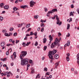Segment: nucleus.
Listing matches in <instances>:
<instances>
[{
	"label": "nucleus",
	"mask_w": 79,
	"mask_h": 79,
	"mask_svg": "<svg viewBox=\"0 0 79 79\" xmlns=\"http://www.w3.org/2000/svg\"><path fill=\"white\" fill-rule=\"evenodd\" d=\"M26 55H27V52L26 51H22L21 52V54L20 55V60H21V65H23L27 64L28 63L27 59L25 58L23 59V57L26 56Z\"/></svg>",
	"instance_id": "obj_1"
},
{
	"label": "nucleus",
	"mask_w": 79,
	"mask_h": 79,
	"mask_svg": "<svg viewBox=\"0 0 79 79\" xmlns=\"http://www.w3.org/2000/svg\"><path fill=\"white\" fill-rule=\"evenodd\" d=\"M60 42V40L58 39V38H56L55 40V42L52 43L51 45V48H53L55 47L56 45H58V47H60V44H59V43Z\"/></svg>",
	"instance_id": "obj_2"
},
{
	"label": "nucleus",
	"mask_w": 79,
	"mask_h": 79,
	"mask_svg": "<svg viewBox=\"0 0 79 79\" xmlns=\"http://www.w3.org/2000/svg\"><path fill=\"white\" fill-rule=\"evenodd\" d=\"M57 52V50L55 49H53V51H50L49 52V54L48 55V56L49 57V58L51 60H53V56H52V55H54L55 53H56Z\"/></svg>",
	"instance_id": "obj_3"
},
{
	"label": "nucleus",
	"mask_w": 79,
	"mask_h": 79,
	"mask_svg": "<svg viewBox=\"0 0 79 79\" xmlns=\"http://www.w3.org/2000/svg\"><path fill=\"white\" fill-rule=\"evenodd\" d=\"M10 74H11V72H5L4 73H3V76H6L7 75V77H10Z\"/></svg>",
	"instance_id": "obj_4"
},
{
	"label": "nucleus",
	"mask_w": 79,
	"mask_h": 79,
	"mask_svg": "<svg viewBox=\"0 0 79 79\" xmlns=\"http://www.w3.org/2000/svg\"><path fill=\"white\" fill-rule=\"evenodd\" d=\"M30 6H31V7H32V6H34V4L35 3V2H34V1H30Z\"/></svg>",
	"instance_id": "obj_5"
},
{
	"label": "nucleus",
	"mask_w": 79,
	"mask_h": 79,
	"mask_svg": "<svg viewBox=\"0 0 79 79\" xmlns=\"http://www.w3.org/2000/svg\"><path fill=\"white\" fill-rule=\"evenodd\" d=\"M60 19L57 20L56 24H59V26H61V24H62L61 22H60Z\"/></svg>",
	"instance_id": "obj_6"
},
{
	"label": "nucleus",
	"mask_w": 79,
	"mask_h": 79,
	"mask_svg": "<svg viewBox=\"0 0 79 79\" xmlns=\"http://www.w3.org/2000/svg\"><path fill=\"white\" fill-rule=\"evenodd\" d=\"M31 74H34L35 73V69L33 68H32L31 69Z\"/></svg>",
	"instance_id": "obj_7"
},
{
	"label": "nucleus",
	"mask_w": 79,
	"mask_h": 79,
	"mask_svg": "<svg viewBox=\"0 0 79 79\" xmlns=\"http://www.w3.org/2000/svg\"><path fill=\"white\" fill-rule=\"evenodd\" d=\"M20 8H23V9H24L25 8H27V6L26 5L24 6H20Z\"/></svg>",
	"instance_id": "obj_8"
},
{
	"label": "nucleus",
	"mask_w": 79,
	"mask_h": 79,
	"mask_svg": "<svg viewBox=\"0 0 79 79\" xmlns=\"http://www.w3.org/2000/svg\"><path fill=\"white\" fill-rule=\"evenodd\" d=\"M54 56L55 59L56 60L59 58V55H58V54H56Z\"/></svg>",
	"instance_id": "obj_9"
},
{
	"label": "nucleus",
	"mask_w": 79,
	"mask_h": 79,
	"mask_svg": "<svg viewBox=\"0 0 79 79\" xmlns=\"http://www.w3.org/2000/svg\"><path fill=\"white\" fill-rule=\"evenodd\" d=\"M59 63H60V62H57L55 64V66L56 68H57V66L59 65Z\"/></svg>",
	"instance_id": "obj_10"
},
{
	"label": "nucleus",
	"mask_w": 79,
	"mask_h": 79,
	"mask_svg": "<svg viewBox=\"0 0 79 79\" xmlns=\"http://www.w3.org/2000/svg\"><path fill=\"white\" fill-rule=\"evenodd\" d=\"M49 38L50 40L51 41H52L53 40V37L51 35L49 36Z\"/></svg>",
	"instance_id": "obj_11"
},
{
	"label": "nucleus",
	"mask_w": 79,
	"mask_h": 79,
	"mask_svg": "<svg viewBox=\"0 0 79 79\" xmlns=\"http://www.w3.org/2000/svg\"><path fill=\"white\" fill-rule=\"evenodd\" d=\"M43 43H46V42H47V38H43Z\"/></svg>",
	"instance_id": "obj_12"
},
{
	"label": "nucleus",
	"mask_w": 79,
	"mask_h": 79,
	"mask_svg": "<svg viewBox=\"0 0 79 79\" xmlns=\"http://www.w3.org/2000/svg\"><path fill=\"white\" fill-rule=\"evenodd\" d=\"M13 9V10H14V11H16L18 10V8H17L16 7H14Z\"/></svg>",
	"instance_id": "obj_13"
},
{
	"label": "nucleus",
	"mask_w": 79,
	"mask_h": 79,
	"mask_svg": "<svg viewBox=\"0 0 79 79\" xmlns=\"http://www.w3.org/2000/svg\"><path fill=\"white\" fill-rule=\"evenodd\" d=\"M4 9L8 10V9L9 8V6H8V5L5 6L4 7Z\"/></svg>",
	"instance_id": "obj_14"
},
{
	"label": "nucleus",
	"mask_w": 79,
	"mask_h": 79,
	"mask_svg": "<svg viewBox=\"0 0 79 79\" xmlns=\"http://www.w3.org/2000/svg\"><path fill=\"white\" fill-rule=\"evenodd\" d=\"M5 42H2L1 44V47H3V46L5 45Z\"/></svg>",
	"instance_id": "obj_15"
},
{
	"label": "nucleus",
	"mask_w": 79,
	"mask_h": 79,
	"mask_svg": "<svg viewBox=\"0 0 79 79\" xmlns=\"http://www.w3.org/2000/svg\"><path fill=\"white\" fill-rule=\"evenodd\" d=\"M52 12H53H53H55V11H56V12H57V11H58V10L56 9H52Z\"/></svg>",
	"instance_id": "obj_16"
},
{
	"label": "nucleus",
	"mask_w": 79,
	"mask_h": 79,
	"mask_svg": "<svg viewBox=\"0 0 79 79\" xmlns=\"http://www.w3.org/2000/svg\"><path fill=\"white\" fill-rule=\"evenodd\" d=\"M3 5H4V4H3V3H1L0 4V7H1V8H3Z\"/></svg>",
	"instance_id": "obj_17"
},
{
	"label": "nucleus",
	"mask_w": 79,
	"mask_h": 79,
	"mask_svg": "<svg viewBox=\"0 0 79 79\" xmlns=\"http://www.w3.org/2000/svg\"><path fill=\"white\" fill-rule=\"evenodd\" d=\"M39 18V15H35L34 16V18L35 19H37Z\"/></svg>",
	"instance_id": "obj_18"
},
{
	"label": "nucleus",
	"mask_w": 79,
	"mask_h": 79,
	"mask_svg": "<svg viewBox=\"0 0 79 79\" xmlns=\"http://www.w3.org/2000/svg\"><path fill=\"white\" fill-rule=\"evenodd\" d=\"M66 44L67 45V46H69V45H70V41H68Z\"/></svg>",
	"instance_id": "obj_19"
},
{
	"label": "nucleus",
	"mask_w": 79,
	"mask_h": 79,
	"mask_svg": "<svg viewBox=\"0 0 79 79\" xmlns=\"http://www.w3.org/2000/svg\"><path fill=\"white\" fill-rule=\"evenodd\" d=\"M44 71H45L46 72H47V71H48V69L47 68V67H45L44 68Z\"/></svg>",
	"instance_id": "obj_20"
},
{
	"label": "nucleus",
	"mask_w": 79,
	"mask_h": 79,
	"mask_svg": "<svg viewBox=\"0 0 79 79\" xmlns=\"http://www.w3.org/2000/svg\"><path fill=\"white\" fill-rule=\"evenodd\" d=\"M69 16H74V14H73V12H71L69 14Z\"/></svg>",
	"instance_id": "obj_21"
},
{
	"label": "nucleus",
	"mask_w": 79,
	"mask_h": 79,
	"mask_svg": "<svg viewBox=\"0 0 79 79\" xmlns=\"http://www.w3.org/2000/svg\"><path fill=\"white\" fill-rule=\"evenodd\" d=\"M30 44H31V42H27L25 44V45H26V46H28Z\"/></svg>",
	"instance_id": "obj_22"
},
{
	"label": "nucleus",
	"mask_w": 79,
	"mask_h": 79,
	"mask_svg": "<svg viewBox=\"0 0 79 79\" xmlns=\"http://www.w3.org/2000/svg\"><path fill=\"white\" fill-rule=\"evenodd\" d=\"M53 13V12L52 10H50L48 12V13H49V14H52Z\"/></svg>",
	"instance_id": "obj_23"
},
{
	"label": "nucleus",
	"mask_w": 79,
	"mask_h": 79,
	"mask_svg": "<svg viewBox=\"0 0 79 79\" xmlns=\"http://www.w3.org/2000/svg\"><path fill=\"white\" fill-rule=\"evenodd\" d=\"M26 43H24V42H23V43L22 44V45L23 46V47H26Z\"/></svg>",
	"instance_id": "obj_24"
},
{
	"label": "nucleus",
	"mask_w": 79,
	"mask_h": 79,
	"mask_svg": "<svg viewBox=\"0 0 79 79\" xmlns=\"http://www.w3.org/2000/svg\"><path fill=\"white\" fill-rule=\"evenodd\" d=\"M69 27H70V24H67V29L68 30V29H69Z\"/></svg>",
	"instance_id": "obj_25"
},
{
	"label": "nucleus",
	"mask_w": 79,
	"mask_h": 79,
	"mask_svg": "<svg viewBox=\"0 0 79 79\" xmlns=\"http://www.w3.org/2000/svg\"><path fill=\"white\" fill-rule=\"evenodd\" d=\"M5 36H6L7 37H10V35L7 33H6L5 34Z\"/></svg>",
	"instance_id": "obj_26"
},
{
	"label": "nucleus",
	"mask_w": 79,
	"mask_h": 79,
	"mask_svg": "<svg viewBox=\"0 0 79 79\" xmlns=\"http://www.w3.org/2000/svg\"><path fill=\"white\" fill-rule=\"evenodd\" d=\"M50 74V73L49 72H47L46 73L45 75H47L48 76H49Z\"/></svg>",
	"instance_id": "obj_27"
},
{
	"label": "nucleus",
	"mask_w": 79,
	"mask_h": 79,
	"mask_svg": "<svg viewBox=\"0 0 79 79\" xmlns=\"http://www.w3.org/2000/svg\"><path fill=\"white\" fill-rule=\"evenodd\" d=\"M66 59L67 61H69V57H66Z\"/></svg>",
	"instance_id": "obj_28"
},
{
	"label": "nucleus",
	"mask_w": 79,
	"mask_h": 79,
	"mask_svg": "<svg viewBox=\"0 0 79 79\" xmlns=\"http://www.w3.org/2000/svg\"><path fill=\"white\" fill-rule=\"evenodd\" d=\"M40 75V74L39 73L36 76V79H37V78H40V76H39Z\"/></svg>",
	"instance_id": "obj_29"
},
{
	"label": "nucleus",
	"mask_w": 79,
	"mask_h": 79,
	"mask_svg": "<svg viewBox=\"0 0 79 79\" xmlns=\"http://www.w3.org/2000/svg\"><path fill=\"white\" fill-rule=\"evenodd\" d=\"M2 32H3V33H6L7 31H6V30H3L2 31Z\"/></svg>",
	"instance_id": "obj_30"
},
{
	"label": "nucleus",
	"mask_w": 79,
	"mask_h": 79,
	"mask_svg": "<svg viewBox=\"0 0 79 79\" xmlns=\"http://www.w3.org/2000/svg\"><path fill=\"white\" fill-rule=\"evenodd\" d=\"M3 19V17L2 16H0V20L1 21H2V20Z\"/></svg>",
	"instance_id": "obj_31"
},
{
	"label": "nucleus",
	"mask_w": 79,
	"mask_h": 79,
	"mask_svg": "<svg viewBox=\"0 0 79 79\" xmlns=\"http://www.w3.org/2000/svg\"><path fill=\"white\" fill-rule=\"evenodd\" d=\"M47 47L46 46H45L44 47V51H45V50H46L47 49Z\"/></svg>",
	"instance_id": "obj_32"
},
{
	"label": "nucleus",
	"mask_w": 79,
	"mask_h": 79,
	"mask_svg": "<svg viewBox=\"0 0 79 79\" xmlns=\"http://www.w3.org/2000/svg\"><path fill=\"white\" fill-rule=\"evenodd\" d=\"M30 26H31V25L30 24H27L26 26V27H27V28H29V27H30Z\"/></svg>",
	"instance_id": "obj_33"
},
{
	"label": "nucleus",
	"mask_w": 79,
	"mask_h": 79,
	"mask_svg": "<svg viewBox=\"0 0 79 79\" xmlns=\"http://www.w3.org/2000/svg\"><path fill=\"white\" fill-rule=\"evenodd\" d=\"M41 27H45V25L44 24V23H42L41 24Z\"/></svg>",
	"instance_id": "obj_34"
},
{
	"label": "nucleus",
	"mask_w": 79,
	"mask_h": 79,
	"mask_svg": "<svg viewBox=\"0 0 79 79\" xmlns=\"http://www.w3.org/2000/svg\"><path fill=\"white\" fill-rule=\"evenodd\" d=\"M23 23H22L21 24H19V25L18 26V27H21L22 26H23Z\"/></svg>",
	"instance_id": "obj_35"
},
{
	"label": "nucleus",
	"mask_w": 79,
	"mask_h": 79,
	"mask_svg": "<svg viewBox=\"0 0 79 79\" xmlns=\"http://www.w3.org/2000/svg\"><path fill=\"white\" fill-rule=\"evenodd\" d=\"M40 21L41 23H45L46 22V21L45 20H41Z\"/></svg>",
	"instance_id": "obj_36"
},
{
	"label": "nucleus",
	"mask_w": 79,
	"mask_h": 79,
	"mask_svg": "<svg viewBox=\"0 0 79 79\" xmlns=\"http://www.w3.org/2000/svg\"><path fill=\"white\" fill-rule=\"evenodd\" d=\"M56 20H59V17H58L57 15H56Z\"/></svg>",
	"instance_id": "obj_37"
},
{
	"label": "nucleus",
	"mask_w": 79,
	"mask_h": 79,
	"mask_svg": "<svg viewBox=\"0 0 79 79\" xmlns=\"http://www.w3.org/2000/svg\"><path fill=\"white\" fill-rule=\"evenodd\" d=\"M38 45V43L37 41H36L35 44V46H37Z\"/></svg>",
	"instance_id": "obj_38"
},
{
	"label": "nucleus",
	"mask_w": 79,
	"mask_h": 79,
	"mask_svg": "<svg viewBox=\"0 0 79 79\" xmlns=\"http://www.w3.org/2000/svg\"><path fill=\"white\" fill-rule=\"evenodd\" d=\"M13 27H10V31H13Z\"/></svg>",
	"instance_id": "obj_39"
},
{
	"label": "nucleus",
	"mask_w": 79,
	"mask_h": 79,
	"mask_svg": "<svg viewBox=\"0 0 79 79\" xmlns=\"http://www.w3.org/2000/svg\"><path fill=\"white\" fill-rule=\"evenodd\" d=\"M15 13H16V14H17V15H18V16H19L20 15H19V12L17 11L16 12H15Z\"/></svg>",
	"instance_id": "obj_40"
},
{
	"label": "nucleus",
	"mask_w": 79,
	"mask_h": 79,
	"mask_svg": "<svg viewBox=\"0 0 79 79\" xmlns=\"http://www.w3.org/2000/svg\"><path fill=\"white\" fill-rule=\"evenodd\" d=\"M17 35V33H15L13 35L14 36V37H15V36H16V35Z\"/></svg>",
	"instance_id": "obj_41"
},
{
	"label": "nucleus",
	"mask_w": 79,
	"mask_h": 79,
	"mask_svg": "<svg viewBox=\"0 0 79 79\" xmlns=\"http://www.w3.org/2000/svg\"><path fill=\"white\" fill-rule=\"evenodd\" d=\"M44 28H42L41 30V32H44Z\"/></svg>",
	"instance_id": "obj_42"
},
{
	"label": "nucleus",
	"mask_w": 79,
	"mask_h": 79,
	"mask_svg": "<svg viewBox=\"0 0 79 79\" xmlns=\"http://www.w3.org/2000/svg\"><path fill=\"white\" fill-rule=\"evenodd\" d=\"M19 42V40H16V42H15V43L16 44H18Z\"/></svg>",
	"instance_id": "obj_43"
},
{
	"label": "nucleus",
	"mask_w": 79,
	"mask_h": 79,
	"mask_svg": "<svg viewBox=\"0 0 79 79\" xmlns=\"http://www.w3.org/2000/svg\"><path fill=\"white\" fill-rule=\"evenodd\" d=\"M74 5L73 4H72L71 6V8H74Z\"/></svg>",
	"instance_id": "obj_44"
},
{
	"label": "nucleus",
	"mask_w": 79,
	"mask_h": 79,
	"mask_svg": "<svg viewBox=\"0 0 79 79\" xmlns=\"http://www.w3.org/2000/svg\"><path fill=\"white\" fill-rule=\"evenodd\" d=\"M6 61V58L3 59V61Z\"/></svg>",
	"instance_id": "obj_45"
},
{
	"label": "nucleus",
	"mask_w": 79,
	"mask_h": 79,
	"mask_svg": "<svg viewBox=\"0 0 79 79\" xmlns=\"http://www.w3.org/2000/svg\"><path fill=\"white\" fill-rule=\"evenodd\" d=\"M50 14L48 12V13L47 14V16H48V17H50Z\"/></svg>",
	"instance_id": "obj_46"
},
{
	"label": "nucleus",
	"mask_w": 79,
	"mask_h": 79,
	"mask_svg": "<svg viewBox=\"0 0 79 79\" xmlns=\"http://www.w3.org/2000/svg\"><path fill=\"white\" fill-rule=\"evenodd\" d=\"M2 62H1L0 63V68H1V67H2Z\"/></svg>",
	"instance_id": "obj_47"
},
{
	"label": "nucleus",
	"mask_w": 79,
	"mask_h": 79,
	"mask_svg": "<svg viewBox=\"0 0 79 79\" xmlns=\"http://www.w3.org/2000/svg\"><path fill=\"white\" fill-rule=\"evenodd\" d=\"M77 74V71H75L74 74Z\"/></svg>",
	"instance_id": "obj_48"
},
{
	"label": "nucleus",
	"mask_w": 79,
	"mask_h": 79,
	"mask_svg": "<svg viewBox=\"0 0 79 79\" xmlns=\"http://www.w3.org/2000/svg\"><path fill=\"white\" fill-rule=\"evenodd\" d=\"M33 34H34V33H33V32L32 31L30 32V35H33Z\"/></svg>",
	"instance_id": "obj_49"
},
{
	"label": "nucleus",
	"mask_w": 79,
	"mask_h": 79,
	"mask_svg": "<svg viewBox=\"0 0 79 79\" xmlns=\"http://www.w3.org/2000/svg\"><path fill=\"white\" fill-rule=\"evenodd\" d=\"M6 55H9V52H8V51L6 52Z\"/></svg>",
	"instance_id": "obj_50"
},
{
	"label": "nucleus",
	"mask_w": 79,
	"mask_h": 79,
	"mask_svg": "<svg viewBox=\"0 0 79 79\" xmlns=\"http://www.w3.org/2000/svg\"><path fill=\"white\" fill-rule=\"evenodd\" d=\"M31 29V28H29L27 29V32H29L30 31Z\"/></svg>",
	"instance_id": "obj_51"
},
{
	"label": "nucleus",
	"mask_w": 79,
	"mask_h": 79,
	"mask_svg": "<svg viewBox=\"0 0 79 79\" xmlns=\"http://www.w3.org/2000/svg\"><path fill=\"white\" fill-rule=\"evenodd\" d=\"M29 63H30V64H31L32 63V60H30L29 61Z\"/></svg>",
	"instance_id": "obj_52"
},
{
	"label": "nucleus",
	"mask_w": 79,
	"mask_h": 79,
	"mask_svg": "<svg viewBox=\"0 0 79 79\" xmlns=\"http://www.w3.org/2000/svg\"><path fill=\"white\" fill-rule=\"evenodd\" d=\"M34 34L35 36H36L37 35V32H35L34 33Z\"/></svg>",
	"instance_id": "obj_53"
},
{
	"label": "nucleus",
	"mask_w": 79,
	"mask_h": 79,
	"mask_svg": "<svg viewBox=\"0 0 79 79\" xmlns=\"http://www.w3.org/2000/svg\"><path fill=\"white\" fill-rule=\"evenodd\" d=\"M58 34V35H58L59 36H60V35H61V33H60V32H59Z\"/></svg>",
	"instance_id": "obj_54"
},
{
	"label": "nucleus",
	"mask_w": 79,
	"mask_h": 79,
	"mask_svg": "<svg viewBox=\"0 0 79 79\" xmlns=\"http://www.w3.org/2000/svg\"><path fill=\"white\" fill-rule=\"evenodd\" d=\"M10 45H11V44H6V46H7L8 47H9V46H10Z\"/></svg>",
	"instance_id": "obj_55"
},
{
	"label": "nucleus",
	"mask_w": 79,
	"mask_h": 79,
	"mask_svg": "<svg viewBox=\"0 0 79 79\" xmlns=\"http://www.w3.org/2000/svg\"><path fill=\"white\" fill-rule=\"evenodd\" d=\"M44 10L45 11H47L48 10V9L47 8H46V7L44 8Z\"/></svg>",
	"instance_id": "obj_56"
},
{
	"label": "nucleus",
	"mask_w": 79,
	"mask_h": 79,
	"mask_svg": "<svg viewBox=\"0 0 79 79\" xmlns=\"http://www.w3.org/2000/svg\"><path fill=\"white\" fill-rule=\"evenodd\" d=\"M40 27H39L37 29L38 31H40Z\"/></svg>",
	"instance_id": "obj_57"
},
{
	"label": "nucleus",
	"mask_w": 79,
	"mask_h": 79,
	"mask_svg": "<svg viewBox=\"0 0 79 79\" xmlns=\"http://www.w3.org/2000/svg\"><path fill=\"white\" fill-rule=\"evenodd\" d=\"M3 67H7V66H6V64H4V65H3Z\"/></svg>",
	"instance_id": "obj_58"
},
{
	"label": "nucleus",
	"mask_w": 79,
	"mask_h": 79,
	"mask_svg": "<svg viewBox=\"0 0 79 79\" xmlns=\"http://www.w3.org/2000/svg\"><path fill=\"white\" fill-rule=\"evenodd\" d=\"M13 34H12V33H9V37L10 36V35H12Z\"/></svg>",
	"instance_id": "obj_59"
},
{
	"label": "nucleus",
	"mask_w": 79,
	"mask_h": 79,
	"mask_svg": "<svg viewBox=\"0 0 79 79\" xmlns=\"http://www.w3.org/2000/svg\"><path fill=\"white\" fill-rule=\"evenodd\" d=\"M18 2V0H16V1L15 2V3H17Z\"/></svg>",
	"instance_id": "obj_60"
},
{
	"label": "nucleus",
	"mask_w": 79,
	"mask_h": 79,
	"mask_svg": "<svg viewBox=\"0 0 79 79\" xmlns=\"http://www.w3.org/2000/svg\"><path fill=\"white\" fill-rule=\"evenodd\" d=\"M24 29H25V27H23L22 29V30L23 31V30H24Z\"/></svg>",
	"instance_id": "obj_61"
},
{
	"label": "nucleus",
	"mask_w": 79,
	"mask_h": 79,
	"mask_svg": "<svg viewBox=\"0 0 79 79\" xmlns=\"http://www.w3.org/2000/svg\"><path fill=\"white\" fill-rule=\"evenodd\" d=\"M27 36H25V38H24V40H27Z\"/></svg>",
	"instance_id": "obj_62"
},
{
	"label": "nucleus",
	"mask_w": 79,
	"mask_h": 79,
	"mask_svg": "<svg viewBox=\"0 0 79 79\" xmlns=\"http://www.w3.org/2000/svg\"><path fill=\"white\" fill-rule=\"evenodd\" d=\"M16 52H14V53H13V55H14V56L16 55Z\"/></svg>",
	"instance_id": "obj_63"
},
{
	"label": "nucleus",
	"mask_w": 79,
	"mask_h": 79,
	"mask_svg": "<svg viewBox=\"0 0 79 79\" xmlns=\"http://www.w3.org/2000/svg\"><path fill=\"white\" fill-rule=\"evenodd\" d=\"M69 36H70V34H69V33H68V36H67V37H69Z\"/></svg>",
	"instance_id": "obj_64"
}]
</instances>
